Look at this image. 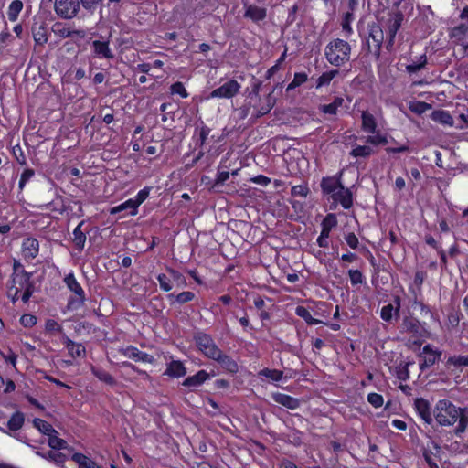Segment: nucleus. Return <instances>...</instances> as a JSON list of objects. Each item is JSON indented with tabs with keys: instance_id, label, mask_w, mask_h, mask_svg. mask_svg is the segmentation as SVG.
<instances>
[{
	"instance_id": "6e6552de",
	"label": "nucleus",
	"mask_w": 468,
	"mask_h": 468,
	"mask_svg": "<svg viewBox=\"0 0 468 468\" xmlns=\"http://www.w3.org/2000/svg\"><path fill=\"white\" fill-rule=\"evenodd\" d=\"M367 46L368 51L374 56L376 60L380 58L381 48L384 42V32L383 28L378 23H368L367 24Z\"/></svg>"
},
{
	"instance_id": "f3484780",
	"label": "nucleus",
	"mask_w": 468,
	"mask_h": 468,
	"mask_svg": "<svg viewBox=\"0 0 468 468\" xmlns=\"http://www.w3.org/2000/svg\"><path fill=\"white\" fill-rule=\"evenodd\" d=\"M342 172L333 176H324L320 182V187L324 195H333L344 185L342 183Z\"/></svg>"
},
{
	"instance_id": "c756f323",
	"label": "nucleus",
	"mask_w": 468,
	"mask_h": 468,
	"mask_svg": "<svg viewBox=\"0 0 468 468\" xmlns=\"http://www.w3.org/2000/svg\"><path fill=\"white\" fill-rule=\"evenodd\" d=\"M337 217L334 213H328L321 222V232L326 237H330V233L334 228L337 226Z\"/></svg>"
},
{
	"instance_id": "473e14b6",
	"label": "nucleus",
	"mask_w": 468,
	"mask_h": 468,
	"mask_svg": "<svg viewBox=\"0 0 468 468\" xmlns=\"http://www.w3.org/2000/svg\"><path fill=\"white\" fill-rule=\"evenodd\" d=\"M346 245L352 250H366L370 255V261L374 264V257L366 246L359 247L360 242L354 232H349L344 237Z\"/></svg>"
},
{
	"instance_id": "a19ab883",
	"label": "nucleus",
	"mask_w": 468,
	"mask_h": 468,
	"mask_svg": "<svg viewBox=\"0 0 468 468\" xmlns=\"http://www.w3.org/2000/svg\"><path fill=\"white\" fill-rule=\"evenodd\" d=\"M343 103L344 99L342 97H335L331 103L321 106V112L324 114L335 115L338 108L341 107Z\"/></svg>"
},
{
	"instance_id": "bb28decb",
	"label": "nucleus",
	"mask_w": 468,
	"mask_h": 468,
	"mask_svg": "<svg viewBox=\"0 0 468 468\" xmlns=\"http://www.w3.org/2000/svg\"><path fill=\"white\" fill-rule=\"evenodd\" d=\"M361 129L367 133H376L378 130L377 120L372 113L367 111L362 112Z\"/></svg>"
},
{
	"instance_id": "a211bd4d",
	"label": "nucleus",
	"mask_w": 468,
	"mask_h": 468,
	"mask_svg": "<svg viewBox=\"0 0 468 468\" xmlns=\"http://www.w3.org/2000/svg\"><path fill=\"white\" fill-rule=\"evenodd\" d=\"M213 360L218 363L224 372L232 376L236 375L239 370L238 362L222 350Z\"/></svg>"
},
{
	"instance_id": "de8ad7c7",
	"label": "nucleus",
	"mask_w": 468,
	"mask_h": 468,
	"mask_svg": "<svg viewBox=\"0 0 468 468\" xmlns=\"http://www.w3.org/2000/svg\"><path fill=\"white\" fill-rule=\"evenodd\" d=\"M366 137L365 142L368 144L378 146V145H386L388 144V138L386 134L381 133L378 130H377L376 133H370Z\"/></svg>"
},
{
	"instance_id": "774afa93",
	"label": "nucleus",
	"mask_w": 468,
	"mask_h": 468,
	"mask_svg": "<svg viewBox=\"0 0 468 468\" xmlns=\"http://www.w3.org/2000/svg\"><path fill=\"white\" fill-rule=\"evenodd\" d=\"M367 401L372 407L378 409L383 406L384 398L378 393L371 392L367 395Z\"/></svg>"
},
{
	"instance_id": "2f4dec72",
	"label": "nucleus",
	"mask_w": 468,
	"mask_h": 468,
	"mask_svg": "<svg viewBox=\"0 0 468 468\" xmlns=\"http://www.w3.org/2000/svg\"><path fill=\"white\" fill-rule=\"evenodd\" d=\"M55 26L57 27V29L55 30V33L63 38L73 37H77L79 38H83L85 37V31L82 29H71L70 27H62L60 28L59 27L61 26L60 24H56Z\"/></svg>"
},
{
	"instance_id": "f257e3e1",
	"label": "nucleus",
	"mask_w": 468,
	"mask_h": 468,
	"mask_svg": "<svg viewBox=\"0 0 468 468\" xmlns=\"http://www.w3.org/2000/svg\"><path fill=\"white\" fill-rule=\"evenodd\" d=\"M436 422L441 427H451L457 423L453 432L461 437L468 428V408L458 407L447 399H439L433 409Z\"/></svg>"
},
{
	"instance_id": "ddd939ff",
	"label": "nucleus",
	"mask_w": 468,
	"mask_h": 468,
	"mask_svg": "<svg viewBox=\"0 0 468 468\" xmlns=\"http://www.w3.org/2000/svg\"><path fill=\"white\" fill-rule=\"evenodd\" d=\"M413 407L418 417H420L425 424H432L434 416L429 400L424 398H417L414 399Z\"/></svg>"
},
{
	"instance_id": "69168bd1",
	"label": "nucleus",
	"mask_w": 468,
	"mask_h": 468,
	"mask_svg": "<svg viewBox=\"0 0 468 468\" xmlns=\"http://www.w3.org/2000/svg\"><path fill=\"white\" fill-rule=\"evenodd\" d=\"M310 194V189L307 184L293 186L291 189L292 197H301L305 198Z\"/></svg>"
},
{
	"instance_id": "5fc2aeb1",
	"label": "nucleus",
	"mask_w": 468,
	"mask_h": 468,
	"mask_svg": "<svg viewBox=\"0 0 468 468\" xmlns=\"http://www.w3.org/2000/svg\"><path fill=\"white\" fill-rule=\"evenodd\" d=\"M427 277V272L424 271H417L414 274L413 284L410 285L413 289L416 290L418 295H421L422 292V285Z\"/></svg>"
},
{
	"instance_id": "0e129e2a",
	"label": "nucleus",
	"mask_w": 468,
	"mask_h": 468,
	"mask_svg": "<svg viewBox=\"0 0 468 468\" xmlns=\"http://www.w3.org/2000/svg\"><path fill=\"white\" fill-rule=\"evenodd\" d=\"M422 455L429 468H440L437 463L436 455L431 449L424 448Z\"/></svg>"
},
{
	"instance_id": "393cba45",
	"label": "nucleus",
	"mask_w": 468,
	"mask_h": 468,
	"mask_svg": "<svg viewBox=\"0 0 468 468\" xmlns=\"http://www.w3.org/2000/svg\"><path fill=\"white\" fill-rule=\"evenodd\" d=\"M22 251L26 259H35L39 251L38 240L32 237L25 239L22 243Z\"/></svg>"
},
{
	"instance_id": "6ab92c4d",
	"label": "nucleus",
	"mask_w": 468,
	"mask_h": 468,
	"mask_svg": "<svg viewBox=\"0 0 468 468\" xmlns=\"http://www.w3.org/2000/svg\"><path fill=\"white\" fill-rule=\"evenodd\" d=\"M62 343L72 358H82L86 356V348L81 343H76L65 334L62 335Z\"/></svg>"
},
{
	"instance_id": "412c9836",
	"label": "nucleus",
	"mask_w": 468,
	"mask_h": 468,
	"mask_svg": "<svg viewBox=\"0 0 468 468\" xmlns=\"http://www.w3.org/2000/svg\"><path fill=\"white\" fill-rule=\"evenodd\" d=\"M271 398L274 402L289 410H296L301 405V402L297 398H294L285 393L274 392L271 394Z\"/></svg>"
},
{
	"instance_id": "a878e982",
	"label": "nucleus",
	"mask_w": 468,
	"mask_h": 468,
	"mask_svg": "<svg viewBox=\"0 0 468 468\" xmlns=\"http://www.w3.org/2000/svg\"><path fill=\"white\" fill-rule=\"evenodd\" d=\"M166 298L171 306H175L176 304L183 305L195 300L196 294L190 291H183L177 294L174 292L169 293L166 295Z\"/></svg>"
},
{
	"instance_id": "603ef678",
	"label": "nucleus",
	"mask_w": 468,
	"mask_h": 468,
	"mask_svg": "<svg viewBox=\"0 0 468 468\" xmlns=\"http://www.w3.org/2000/svg\"><path fill=\"white\" fill-rule=\"evenodd\" d=\"M308 80V75L305 72H295L292 80L288 84L286 91L292 90Z\"/></svg>"
},
{
	"instance_id": "b1692460",
	"label": "nucleus",
	"mask_w": 468,
	"mask_h": 468,
	"mask_svg": "<svg viewBox=\"0 0 468 468\" xmlns=\"http://www.w3.org/2000/svg\"><path fill=\"white\" fill-rule=\"evenodd\" d=\"M90 370L91 374L97 378L101 382L110 386L114 387L116 386L117 382L115 378L102 367L98 365H90Z\"/></svg>"
},
{
	"instance_id": "8fccbe9b",
	"label": "nucleus",
	"mask_w": 468,
	"mask_h": 468,
	"mask_svg": "<svg viewBox=\"0 0 468 468\" xmlns=\"http://www.w3.org/2000/svg\"><path fill=\"white\" fill-rule=\"evenodd\" d=\"M33 424L34 427H36L40 432L47 436L49 435L51 432L58 433V431L53 428V426L50 423L42 419L35 418L33 420Z\"/></svg>"
},
{
	"instance_id": "f03ea898",
	"label": "nucleus",
	"mask_w": 468,
	"mask_h": 468,
	"mask_svg": "<svg viewBox=\"0 0 468 468\" xmlns=\"http://www.w3.org/2000/svg\"><path fill=\"white\" fill-rule=\"evenodd\" d=\"M7 297L13 303L19 299L22 292L21 300L27 303L34 292V284L31 281V273L27 272L20 261L14 260L13 272L6 285Z\"/></svg>"
},
{
	"instance_id": "e2e57ef3",
	"label": "nucleus",
	"mask_w": 468,
	"mask_h": 468,
	"mask_svg": "<svg viewBox=\"0 0 468 468\" xmlns=\"http://www.w3.org/2000/svg\"><path fill=\"white\" fill-rule=\"evenodd\" d=\"M156 279H157V281L159 282L160 289L163 292H170L173 289V284H172L171 278L168 277L166 274L159 273L156 276Z\"/></svg>"
},
{
	"instance_id": "49530a36",
	"label": "nucleus",
	"mask_w": 468,
	"mask_h": 468,
	"mask_svg": "<svg viewBox=\"0 0 468 468\" xmlns=\"http://www.w3.org/2000/svg\"><path fill=\"white\" fill-rule=\"evenodd\" d=\"M374 153L369 145H356L349 153L350 156L355 158H367Z\"/></svg>"
},
{
	"instance_id": "c85d7f7f",
	"label": "nucleus",
	"mask_w": 468,
	"mask_h": 468,
	"mask_svg": "<svg viewBox=\"0 0 468 468\" xmlns=\"http://www.w3.org/2000/svg\"><path fill=\"white\" fill-rule=\"evenodd\" d=\"M85 224V221H80L78 226L73 229V238L72 242L75 246V248L81 251L84 249L85 243H86V234L82 231L81 228Z\"/></svg>"
},
{
	"instance_id": "72a5a7b5",
	"label": "nucleus",
	"mask_w": 468,
	"mask_h": 468,
	"mask_svg": "<svg viewBox=\"0 0 468 468\" xmlns=\"http://www.w3.org/2000/svg\"><path fill=\"white\" fill-rule=\"evenodd\" d=\"M295 314L303 319L309 325H316L323 323L322 320L313 317L308 308L302 305H298L295 308Z\"/></svg>"
},
{
	"instance_id": "a18cd8bd",
	"label": "nucleus",
	"mask_w": 468,
	"mask_h": 468,
	"mask_svg": "<svg viewBox=\"0 0 468 468\" xmlns=\"http://www.w3.org/2000/svg\"><path fill=\"white\" fill-rule=\"evenodd\" d=\"M354 20V14L352 12H346L344 14L341 27L342 32L345 37L348 38L353 34V28L351 23Z\"/></svg>"
},
{
	"instance_id": "4be33fe9",
	"label": "nucleus",
	"mask_w": 468,
	"mask_h": 468,
	"mask_svg": "<svg viewBox=\"0 0 468 468\" xmlns=\"http://www.w3.org/2000/svg\"><path fill=\"white\" fill-rule=\"evenodd\" d=\"M119 218H122L125 216H136L138 214V209L135 207L132 198L127 199L126 201L121 203L118 206L110 208V215H117L122 213Z\"/></svg>"
},
{
	"instance_id": "9b49d317",
	"label": "nucleus",
	"mask_w": 468,
	"mask_h": 468,
	"mask_svg": "<svg viewBox=\"0 0 468 468\" xmlns=\"http://www.w3.org/2000/svg\"><path fill=\"white\" fill-rule=\"evenodd\" d=\"M90 56L96 59H112L114 54L110 47L109 39H94L89 42Z\"/></svg>"
},
{
	"instance_id": "5701e85b",
	"label": "nucleus",
	"mask_w": 468,
	"mask_h": 468,
	"mask_svg": "<svg viewBox=\"0 0 468 468\" xmlns=\"http://www.w3.org/2000/svg\"><path fill=\"white\" fill-rule=\"evenodd\" d=\"M210 378V375L204 369L198 370L195 375L186 378L182 385L186 388H198Z\"/></svg>"
},
{
	"instance_id": "338daca9",
	"label": "nucleus",
	"mask_w": 468,
	"mask_h": 468,
	"mask_svg": "<svg viewBox=\"0 0 468 468\" xmlns=\"http://www.w3.org/2000/svg\"><path fill=\"white\" fill-rule=\"evenodd\" d=\"M71 460L76 462L79 464V467H83L85 465H94V461L87 457L81 452H75L71 456Z\"/></svg>"
},
{
	"instance_id": "09e8293b",
	"label": "nucleus",
	"mask_w": 468,
	"mask_h": 468,
	"mask_svg": "<svg viewBox=\"0 0 468 468\" xmlns=\"http://www.w3.org/2000/svg\"><path fill=\"white\" fill-rule=\"evenodd\" d=\"M409 109L413 113L421 115L425 113L428 110L431 109V105L425 101H410Z\"/></svg>"
},
{
	"instance_id": "39448f33",
	"label": "nucleus",
	"mask_w": 468,
	"mask_h": 468,
	"mask_svg": "<svg viewBox=\"0 0 468 468\" xmlns=\"http://www.w3.org/2000/svg\"><path fill=\"white\" fill-rule=\"evenodd\" d=\"M63 282L68 290L72 293L67 301V309L69 311H77L81 308L87 301V296L81 284L78 282L74 272L71 271L63 278Z\"/></svg>"
},
{
	"instance_id": "f704fd0d",
	"label": "nucleus",
	"mask_w": 468,
	"mask_h": 468,
	"mask_svg": "<svg viewBox=\"0 0 468 468\" xmlns=\"http://www.w3.org/2000/svg\"><path fill=\"white\" fill-rule=\"evenodd\" d=\"M431 119L434 122H437L439 123L452 126L453 125V118L450 114L448 111L445 110H436L431 113Z\"/></svg>"
},
{
	"instance_id": "37998d69",
	"label": "nucleus",
	"mask_w": 468,
	"mask_h": 468,
	"mask_svg": "<svg viewBox=\"0 0 468 468\" xmlns=\"http://www.w3.org/2000/svg\"><path fill=\"white\" fill-rule=\"evenodd\" d=\"M258 376L267 378L273 382H279L283 378V371L264 367L258 372Z\"/></svg>"
},
{
	"instance_id": "58836bf2",
	"label": "nucleus",
	"mask_w": 468,
	"mask_h": 468,
	"mask_svg": "<svg viewBox=\"0 0 468 468\" xmlns=\"http://www.w3.org/2000/svg\"><path fill=\"white\" fill-rule=\"evenodd\" d=\"M414 362L411 361H401L395 367V376L400 381H407L410 379V366L413 365Z\"/></svg>"
},
{
	"instance_id": "bf43d9fd",
	"label": "nucleus",
	"mask_w": 468,
	"mask_h": 468,
	"mask_svg": "<svg viewBox=\"0 0 468 468\" xmlns=\"http://www.w3.org/2000/svg\"><path fill=\"white\" fill-rule=\"evenodd\" d=\"M166 271L170 274L173 281H175L177 283V286H179V287L186 286V284H187L186 279L179 271L173 269L171 267H167Z\"/></svg>"
},
{
	"instance_id": "052dcab7",
	"label": "nucleus",
	"mask_w": 468,
	"mask_h": 468,
	"mask_svg": "<svg viewBox=\"0 0 468 468\" xmlns=\"http://www.w3.org/2000/svg\"><path fill=\"white\" fill-rule=\"evenodd\" d=\"M468 33V24L461 23L458 26L452 28L450 36L451 37L462 39Z\"/></svg>"
},
{
	"instance_id": "cd10ccee",
	"label": "nucleus",
	"mask_w": 468,
	"mask_h": 468,
	"mask_svg": "<svg viewBox=\"0 0 468 468\" xmlns=\"http://www.w3.org/2000/svg\"><path fill=\"white\" fill-rule=\"evenodd\" d=\"M283 441L294 447H300L303 444V432L295 428H290L288 433H283Z\"/></svg>"
},
{
	"instance_id": "f8f14e48",
	"label": "nucleus",
	"mask_w": 468,
	"mask_h": 468,
	"mask_svg": "<svg viewBox=\"0 0 468 468\" xmlns=\"http://www.w3.org/2000/svg\"><path fill=\"white\" fill-rule=\"evenodd\" d=\"M240 90V84L236 80H229L221 86L214 89L210 98L230 99L236 96Z\"/></svg>"
},
{
	"instance_id": "aec40b11",
	"label": "nucleus",
	"mask_w": 468,
	"mask_h": 468,
	"mask_svg": "<svg viewBox=\"0 0 468 468\" xmlns=\"http://www.w3.org/2000/svg\"><path fill=\"white\" fill-rule=\"evenodd\" d=\"M186 373V367L181 360L172 359L166 364V368L164 372V375L171 378H180L185 377Z\"/></svg>"
},
{
	"instance_id": "c03bdc74",
	"label": "nucleus",
	"mask_w": 468,
	"mask_h": 468,
	"mask_svg": "<svg viewBox=\"0 0 468 468\" xmlns=\"http://www.w3.org/2000/svg\"><path fill=\"white\" fill-rule=\"evenodd\" d=\"M48 446L54 450H66L69 448L67 441L58 436V433L51 432L48 435Z\"/></svg>"
},
{
	"instance_id": "4468645a",
	"label": "nucleus",
	"mask_w": 468,
	"mask_h": 468,
	"mask_svg": "<svg viewBox=\"0 0 468 468\" xmlns=\"http://www.w3.org/2000/svg\"><path fill=\"white\" fill-rule=\"evenodd\" d=\"M120 354L128 357L135 362H144L154 364L155 359L154 356L139 350L136 346L129 345L125 347L119 349Z\"/></svg>"
},
{
	"instance_id": "680f3d73",
	"label": "nucleus",
	"mask_w": 468,
	"mask_h": 468,
	"mask_svg": "<svg viewBox=\"0 0 468 468\" xmlns=\"http://www.w3.org/2000/svg\"><path fill=\"white\" fill-rule=\"evenodd\" d=\"M35 176V170L32 168H26L19 178L18 188L20 191H23L27 183H28Z\"/></svg>"
},
{
	"instance_id": "2eb2a0df",
	"label": "nucleus",
	"mask_w": 468,
	"mask_h": 468,
	"mask_svg": "<svg viewBox=\"0 0 468 468\" xmlns=\"http://www.w3.org/2000/svg\"><path fill=\"white\" fill-rule=\"evenodd\" d=\"M334 204H340L344 209H350L354 205V197L350 188L342 186L330 197ZM336 205H335V208Z\"/></svg>"
},
{
	"instance_id": "20e7f679",
	"label": "nucleus",
	"mask_w": 468,
	"mask_h": 468,
	"mask_svg": "<svg viewBox=\"0 0 468 468\" xmlns=\"http://www.w3.org/2000/svg\"><path fill=\"white\" fill-rule=\"evenodd\" d=\"M404 20V15L401 11H388L387 14V17H381L378 21V24L383 28V31L386 32V40H385V48L388 52H391L394 48L396 35L399 29L401 27L402 22Z\"/></svg>"
},
{
	"instance_id": "c9c22d12",
	"label": "nucleus",
	"mask_w": 468,
	"mask_h": 468,
	"mask_svg": "<svg viewBox=\"0 0 468 468\" xmlns=\"http://www.w3.org/2000/svg\"><path fill=\"white\" fill-rule=\"evenodd\" d=\"M445 366L448 368L454 367L462 371L463 367H468V356L461 355L449 356L445 362Z\"/></svg>"
},
{
	"instance_id": "dca6fc26",
	"label": "nucleus",
	"mask_w": 468,
	"mask_h": 468,
	"mask_svg": "<svg viewBox=\"0 0 468 468\" xmlns=\"http://www.w3.org/2000/svg\"><path fill=\"white\" fill-rule=\"evenodd\" d=\"M243 17L252 21L255 24L263 21L267 17V8L264 6H259L247 2V5H243Z\"/></svg>"
},
{
	"instance_id": "7c9ffc66",
	"label": "nucleus",
	"mask_w": 468,
	"mask_h": 468,
	"mask_svg": "<svg viewBox=\"0 0 468 468\" xmlns=\"http://www.w3.org/2000/svg\"><path fill=\"white\" fill-rule=\"evenodd\" d=\"M339 74L338 69H331L322 73L317 79H315V83L313 85L316 90H319L323 87L329 86L332 80Z\"/></svg>"
},
{
	"instance_id": "0eeeda50",
	"label": "nucleus",
	"mask_w": 468,
	"mask_h": 468,
	"mask_svg": "<svg viewBox=\"0 0 468 468\" xmlns=\"http://www.w3.org/2000/svg\"><path fill=\"white\" fill-rule=\"evenodd\" d=\"M193 340L197 349L208 359L213 360L221 351L212 335L203 331L197 332Z\"/></svg>"
},
{
	"instance_id": "6e6d98bb",
	"label": "nucleus",
	"mask_w": 468,
	"mask_h": 468,
	"mask_svg": "<svg viewBox=\"0 0 468 468\" xmlns=\"http://www.w3.org/2000/svg\"><path fill=\"white\" fill-rule=\"evenodd\" d=\"M171 95H178L182 99H186L189 96L188 91L185 88V85L181 81H176L169 87Z\"/></svg>"
},
{
	"instance_id": "3c124183",
	"label": "nucleus",
	"mask_w": 468,
	"mask_h": 468,
	"mask_svg": "<svg viewBox=\"0 0 468 468\" xmlns=\"http://www.w3.org/2000/svg\"><path fill=\"white\" fill-rule=\"evenodd\" d=\"M402 326L407 332L415 334L420 331V324L417 318L405 316L402 321Z\"/></svg>"
},
{
	"instance_id": "4d7b16f0",
	"label": "nucleus",
	"mask_w": 468,
	"mask_h": 468,
	"mask_svg": "<svg viewBox=\"0 0 468 468\" xmlns=\"http://www.w3.org/2000/svg\"><path fill=\"white\" fill-rule=\"evenodd\" d=\"M152 188V186H144L143 189L139 190L133 198H132V201L137 209L148 198Z\"/></svg>"
},
{
	"instance_id": "ea45409f",
	"label": "nucleus",
	"mask_w": 468,
	"mask_h": 468,
	"mask_svg": "<svg viewBox=\"0 0 468 468\" xmlns=\"http://www.w3.org/2000/svg\"><path fill=\"white\" fill-rule=\"evenodd\" d=\"M409 292L412 295V304L414 307H417L420 309V314H431V308L429 305L423 303L422 300L420 299V295H418V292L415 289H413L411 286H409Z\"/></svg>"
},
{
	"instance_id": "9d476101",
	"label": "nucleus",
	"mask_w": 468,
	"mask_h": 468,
	"mask_svg": "<svg viewBox=\"0 0 468 468\" xmlns=\"http://www.w3.org/2000/svg\"><path fill=\"white\" fill-rule=\"evenodd\" d=\"M54 10L60 18L71 19L77 16L80 3L78 0H54Z\"/></svg>"
},
{
	"instance_id": "4c0bfd02",
	"label": "nucleus",
	"mask_w": 468,
	"mask_h": 468,
	"mask_svg": "<svg viewBox=\"0 0 468 468\" xmlns=\"http://www.w3.org/2000/svg\"><path fill=\"white\" fill-rule=\"evenodd\" d=\"M399 312H397L392 303L384 305L380 310V318L386 323H391L393 319L399 318Z\"/></svg>"
},
{
	"instance_id": "79ce46f5",
	"label": "nucleus",
	"mask_w": 468,
	"mask_h": 468,
	"mask_svg": "<svg viewBox=\"0 0 468 468\" xmlns=\"http://www.w3.org/2000/svg\"><path fill=\"white\" fill-rule=\"evenodd\" d=\"M23 9V2L21 0H13L7 9V16L11 22L17 20L20 12Z\"/></svg>"
},
{
	"instance_id": "13d9d810",
	"label": "nucleus",
	"mask_w": 468,
	"mask_h": 468,
	"mask_svg": "<svg viewBox=\"0 0 468 468\" xmlns=\"http://www.w3.org/2000/svg\"><path fill=\"white\" fill-rule=\"evenodd\" d=\"M350 283L352 286H356L365 282L366 278L361 271L350 269L347 271Z\"/></svg>"
},
{
	"instance_id": "7ed1b4c3",
	"label": "nucleus",
	"mask_w": 468,
	"mask_h": 468,
	"mask_svg": "<svg viewBox=\"0 0 468 468\" xmlns=\"http://www.w3.org/2000/svg\"><path fill=\"white\" fill-rule=\"evenodd\" d=\"M324 56L332 66L339 68L350 60L351 46L344 39L334 38L325 46Z\"/></svg>"
},
{
	"instance_id": "864d4df0",
	"label": "nucleus",
	"mask_w": 468,
	"mask_h": 468,
	"mask_svg": "<svg viewBox=\"0 0 468 468\" xmlns=\"http://www.w3.org/2000/svg\"><path fill=\"white\" fill-rule=\"evenodd\" d=\"M426 65H427V57L425 54H423L418 58V60L416 62L407 65L406 71L409 74H413V73H416V72L420 71V69H424Z\"/></svg>"
},
{
	"instance_id": "1a4fd4ad",
	"label": "nucleus",
	"mask_w": 468,
	"mask_h": 468,
	"mask_svg": "<svg viewBox=\"0 0 468 468\" xmlns=\"http://www.w3.org/2000/svg\"><path fill=\"white\" fill-rule=\"evenodd\" d=\"M441 350L434 348L431 344H426L418 355L420 371L423 372L434 366L441 359Z\"/></svg>"
},
{
	"instance_id": "e433bc0d",
	"label": "nucleus",
	"mask_w": 468,
	"mask_h": 468,
	"mask_svg": "<svg viewBox=\"0 0 468 468\" xmlns=\"http://www.w3.org/2000/svg\"><path fill=\"white\" fill-rule=\"evenodd\" d=\"M25 422V415L21 411H16L7 421V428L12 431L20 430Z\"/></svg>"
},
{
	"instance_id": "423d86ee",
	"label": "nucleus",
	"mask_w": 468,
	"mask_h": 468,
	"mask_svg": "<svg viewBox=\"0 0 468 468\" xmlns=\"http://www.w3.org/2000/svg\"><path fill=\"white\" fill-rule=\"evenodd\" d=\"M211 133V129L206 125L203 122H201L200 125H197L195 128L194 134H193V140L195 141V144L197 146H198L200 149L197 153V154L193 159L191 165H188L189 166H194L198 161H200L206 153L211 154H218L219 152L217 150H214V146L210 145L207 147V140L209 139V135Z\"/></svg>"
}]
</instances>
